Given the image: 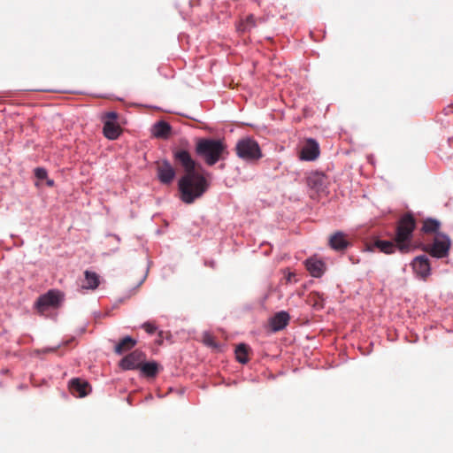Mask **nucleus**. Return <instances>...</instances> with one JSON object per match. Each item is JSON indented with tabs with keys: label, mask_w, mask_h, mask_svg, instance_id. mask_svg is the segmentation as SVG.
Instances as JSON below:
<instances>
[{
	"label": "nucleus",
	"mask_w": 453,
	"mask_h": 453,
	"mask_svg": "<svg viewBox=\"0 0 453 453\" xmlns=\"http://www.w3.org/2000/svg\"><path fill=\"white\" fill-rule=\"evenodd\" d=\"M142 328L150 334H153L157 330L156 326L150 322L143 323Z\"/></svg>",
	"instance_id": "obj_26"
},
{
	"label": "nucleus",
	"mask_w": 453,
	"mask_h": 453,
	"mask_svg": "<svg viewBox=\"0 0 453 453\" xmlns=\"http://www.w3.org/2000/svg\"><path fill=\"white\" fill-rule=\"evenodd\" d=\"M147 377H155L158 372V365L156 362L142 363L139 368Z\"/></svg>",
	"instance_id": "obj_22"
},
{
	"label": "nucleus",
	"mask_w": 453,
	"mask_h": 453,
	"mask_svg": "<svg viewBox=\"0 0 453 453\" xmlns=\"http://www.w3.org/2000/svg\"><path fill=\"white\" fill-rule=\"evenodd\" d=\"M441 226L440 221L434 219H426L423 222V226L421 228V231L425 234H440L438 232L439 228Z\"/></svg>",
	"instance_id": "obj_20"
},
{
	"label": "nucleus",
	"mask_w": 453,
	"mask_h": 453,
	"mask_svg": "<svg viewBox=\"0 0 453 453\" xmlns=\"http://www.w3.org/2000/svg\"><path fill=\"white\" fill-rule=\"evenodd\" d=\"M173 158L185 171V174L179 180L180 199L186 203H192L205 193L209 184L206 179L196 171L199 165L187 150H175Z\"/></svg>",
	"instance_id": "obj_1"
},
{
	"label": "nucleus",
	"mask_w": 453,
	"mask_h": 453,
	"mask_svg": "<svg viewBox=\"0 0 453 453\" xmlns=\"http://www.w3.org/2000/svg\"><path fill=\"white\" fill-rule=\"evenodd\" d=\"M289 319H290V317L288 312H286V311L277 312L270 319V326L272 327V330L274 332L282 330L283 328H285L287 326Z\"/></svg>",
	"instance_id": "obj_14"
},
{
	"label": "nucleus",
	"mask_w": 453,
	"mask_h": 453,
	"mask_svg": "<svg viewBox=\"0 0 453 453\" xmlns=\"http://www.w3.org/2000/svg\"><path fill=\"white\" fill-rule=\"evenodd\" d=\"M249 350H250L249 346L244 343H241V344L237 345V347L235 349L236 359L242 364H246L249 361V357H248Z\"/></svg>",
	"instance_id": "obj_23"
},
{
	"label": "nucleus",
	"mask_w": 453,
	"mask_h": 453,
	"mask_svg": "<svg viewBox=\"0 0 453 453\" xmlns=\"http://www.w3.org/2000/svg\"><path fill=\"white\" fill-rule=\"evenodd\" d=\"M35 175L38 180H44L47 178V172L44 168H36L35 170Z\"/></svg>",
	"instance_id": "obj_27"
},
{
	"label": "nucleus",
	"mask_w": 453,
	"mask_h": 453,
	"mask_svg": "<svg viewBox=\"0 0 453 453\" xmlns=\"http://www.w3.org/2000/svg\"><path fill=\"white\" fill-rule=\"evenodd\" d=\"M118 118V114L115 111L106 112L104 115V121H113L116 122Z\"/></svg>",
	"instance_id": "obj_28"
},
{
	"label": "nucleus",
	"mask_w": 453,
	"mask_h": 453,
	"mask_svg": "<svg viewBox=\"0 0 453 453\" xmlns=\"http://www.w3.org/2000/svg\"><path fill=\"white\" fill-rule=\"evenodd\" d=\"M305 266L311 275L316 278L322 276L326 270L325 263L315 257L307 259L305 262Z\"/></svg>",
	"instance_id": "obj_13"
},
{
	"label": "nucleus",
	"mask_w": 453,
	"mask_h": 453,
	"mask_svg": "<svg viewBox=\"0 0 453 453\" xmlns=\"http://www.w3.org/2000/svg\"><path fill=\"white\" fill-rule=\"evenodd\" d=\"M256 26L255 17L253 15H249L244 21H242L239 26V30L246 31Z\"/></svg>",
	"instance_id": "obj_25"
},
{
	"label": "nucleus",
	"mask_w": 453,
	"mask_h": 453,
	"mask_svg": "<svg viewBox=\"0 0 453 453\" xmlns=\"http://www.w3.org/2000/svg\"><path fill=\"white\" fill-rule=\"evenodd\" d=\"M450 239L444 234H437L432 244H426L423 250L434 257L442 258L449 255L450 249Z\"/></svg>",
	"instance_id": "obj_5"
},
{
	"label": "nucleus",
	"mask_w": 453,
	"mask_h": 453,
	"mask_svg": "<svg viewBox=\"0 0 453 453\" xmlns=\"http://www.w3.org/2000/svg\"><path fill=\"white\" fill-rule=\"evenodd\" d=\"M69 389L72 395L76 397H84L88 395L91 390L90 385L79 378H74L69 382Z\"/></svg>",
	"instance_id": "obj_11"
},
{
	"label": "nucleus",
	"mask_w": 453,
	"mask_h": 453,
	"mask_svg": "<svg viewBox=\"0 0 453 453\" xmlns=\"http://www.w3.org/2000/svg\"><path fill=\"white\" fill-rule=\"evenodd\" d=\"M325 175L320 173H312L307 177V185L319 190L324 184Z\"/></svg>",
	"instance_id": "obj_19"
},
{
	"label": "nucleus",
	"mask_w": 453,
	"mask_h": 453,
	"mask_svg": "<svg viewBox=\"0 0 453 453\" xmlns=\"http://www.w3.org/2000/svg\"><path fill=\"white\" fill-rule=\"evenodd\" d=\"M319 155V148L317 142L312 139L307 140L300 151V158L302 160L312 161Z\"/></svg>",
	"instance_id": "obj_12"
},
{
	"label": "nucleus",
	"mask_w": 453,
	"mask_h": 453,
	"mask_svg": "<svg viewBox=\"0 0 453 453\" xmlns=\"http://www.w3.org/2000/svg\"><path fill=\"white\" fill-rule=\"evenodd\" d=\"M103 132L106 138H108L110 140H115L120 135L121 127L116 122L104 121Z\"/></svg>",
	"instance_id": "obj_15"
},
{
	"label": "nucleus",
	"mask_w": 453,
	"mask_h": 453,
	"mask_svg": "<svg viewBox=\"0 0 453 453\" xmlns=\"http://www.w3.org/2000/svg\"><path fill=\"white\" fill-rule=\"evenodd\" d=\"M135 344L136 341L134 339L126 336L115 346V352L120 355L133 349Z\"/></svg>",
	"instance_id": "obj_18"
},
{
	"label": "nucleus",
	"mask_w": 453,
	"mask_h": 453,
	"mask_svg": "<svg viewBox=\"0 0 453 453\" xmlns=\"http://www.w3.org/2000/svg\"><path fill=\"white\" fill-rule=\"evenodd\" d=\"M416 225V219L411 212L404 213L397 221L394 241L402 252L409 250Z\"/></svg>",
	"instance_id": "obj_3"
},
{
	"label": "nucleus",
	"mask_w": 453,
	"mask_h": 453,
	"mask_svg": "<svg viewBox=\"0 0 453 453\" xmlns=\"http://www.w3.org/2000/svg\"><path fill=\"white\" fill-rule=\"evenodd\" d=\"M373 246L379 249L381 252L386 254H392L395 250L396 243L395 244L391 241H381L376 240L373 243Z\"/></svg>",
	"instance_id": "obj_21"
},
{
	"label": "nucleus",
	"mask_w": 453,
	"mask_h": 453,
	"mask_svg": "<svg viewBox=\"0 0 453 453\" xmlns=\"http://www.w3.org/2000/svg\"><path fill=\"white\" fill-rule=\"evenodd\" d=\"M411 266L415 273L422 279H426L430 275L431 265L428 257L425 255L415 257Z\"/></svg>",
	"instance_id": "obj_10"
},
{
	"label": "nucleus",
	"mask_w": 453,
	"mask_h": 453,
	"mask_svg": "<svg viewBox=\"0 0 453 453\" xmlns=\"http://www.w3.org/2000/svg\"><path fill=\"white\" fill-rule=\"evenodd\" d=\"M328 244L332 250L342 252L350 246V242L346 234L337 231L329 237Z\"/></svg>",
	"instance_id": "obj_9"
},
{
	"label": "nucleus",
	"mask_w": 453,
	"mask_h": 453,
	"mask_svg": "<svg viewBox=\"0 0 453 453\" xmlns=\"http://www.w3.org/2000/svg\"><path fill=\"white\" fill-rule=\"evenodd\" d=\"M196 152L208 165H215L228 154L226 143L217 139H199L196 142Z\"/></svg>",
	"instance_id": "obj_2"
},
{
	"label": "nucleus",
	"mask_w": 453,
	"mask_h": 453,
	"mask_svg": "<svg viewBox=\"0 0 453 453\" xmlns=\"http://www.w3.org/2000/svg\"><path fill=\"white\" fill-rule=\"evenodd\" d=\"M171 126L165 121H158L152 127L153 135L157 138L166 139L170 136Z\"/></svg>",
	"instance_id": "obj_16"
},
{
	"label": "nucleus",
	"mask_w": 453,
	"mask_h": 453,
	"mask_svg": "<svg viewBox=\"0 0 453 453\" xmlns=\"http://www.w3.org/2000/svg\"><path fill=\"white\" fill-rule=\"evenodd\" d=\"M60 301V293L58 291L50 290L37 299L35 308L39 313L43 314L49 308L58 306Z\"/></svg>",
	"instance_id": "obj_6"
},
{
	"label": "nucleus",
	"mask_w": 453,
	"mask_h": 453,
	"mask_svg": "<svg viewBox=\"0 0 453 453\" xmlns=\"http://www.w3.org/2000/svg\"><path fill=\"white\" fill-rule=\"evenodd\" d=\"M47 185L50 186V187H52L54 185V180H47Z\"/></svg>",
	"instance_id": "obj_30"
},
{
	"label": "nucleus",
	"mask_w": 453,
	"mask_h": 453,
	"mask_svg": "<svg viewBox=\"0 0 453 453\" xmlns=\"http://www.w3.org/2000/svg\"><path fill=\"white\" fill-rule=\"evenodd\" d=\"M84 276L85 284L82 285L83 288L94 290L99 286L100 280L97 273L87 270L84 272Z\"/></svg>",
	"instance_id": "obj_17"
},
{
	"label": "nucleus",
	"mask_w": 453,
	"mask_h": 453,
	"mask_svg": "<svg viewBox=\"0 0 453 453\" xmlns=\"http://www.w3.org/2000/svg\"><path fill=\"white\" fill-rule=\"evenodd\" d=\"M145 355L140 350H134L121 359L119 365L124 370H134L140 368Z\"/></svg>",
	"instance_id": "obj_8"
},
{
	"label": "nucleus",
	"mask_w": 453,
	"mask_h": 453,
	"mask_svg": "<svg viewBox=\"0 0 453 453\" xmlns=\"http://www.w3.org/2000/svg\"><path fill=\"white\" fill-rule=\"evenodd\" d=\"M203 342L208 346L216 347L213 338L210 335H206L203 339Z\"/></svg>",
	"instance_id": "obj_29"
},
{
	"label": "nucleus",
	"mask_w": 453,
	"mask_h": 453,
	"mask_svg": "<svg viewBox=\"0 0 453 453\" xmlns=\"http://www.w3.org/2000/svg\"><path fill=\"white\" fill-rule=\"evenodd\" d=\"M235 150L237 156L246 161H257L262 157L258 143L250 137L238 141Z\"/></svg>",
	"instance_id": "obj_4"
},
{
	"label": "nucleus",
	"mask_w": 453,
	"mask_h": 453,
	"mask_svg": "<svg viewBox=\"0 0 453 453\" xmlns=\"http://www.w3.org/2000/svg\"><path fill=\"white\" fill-rule=\"evenodd\" d=\"M308 303L317 310L322 309L324 307L323 295L319 292H311L308 296Z\"/></svg>",
	"instance_id": "obj_24"
},
{
	"label": "nucleus",
	"mask_w": 453,
	"mask_h": 453,
	"mask_svg": "<svg viewBox=\"0 0 453 453\" xmlns=\"http://www.w3.org/2000/svg\"><path fill=\"white\" fill-rule=\"evenodd\" d=\"M157 175L159 181L163 184H170L175 177V169L167 160L156 162Z\"/></svg>",
	"instance_id": "obj_7"
}]
</instances>
